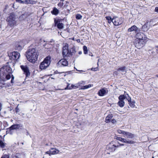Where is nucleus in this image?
Segmentation results:
<instances>
[{
    "mask_svg": "<svg viewBox=\"0 0 158 158\" xmlns=\"http://www.w3.org/2000/svg\"><path fill=\"white\" fill-rule=\"evenodd\" d=\"M76 41L78 43H80V39H77V40H76Z\"/></svg>",
    "mask_w": 158,
    "mask_h": 158,
    "instance_id": "nucleus-52",
    "label": "nucleus"
},
{
    "mask_svg": "<svg viewBox=\"0 0 158 158\" xmlns=\"http://www.w3.org/2000/svg\"><path fill=\"white\" fill-rule=\"evenodd\" d=\"M148 27L147 24H145L142 27V30L144 31H145L148 30Z\"/></svg>",
    "mask_w": 158,
    "mask_h": 158,
    "instance_id": "nucleus-27",
    "label": "nucleus"
},
{
    "mask_svg": "<svg viewBox=\"0 0 158 158\" xmlns=\"http://www.w3.org/2000/svg\"><path fill=\"white\" fill-rule=\"evenodd\" d=\"M50 153H51V152H50V149L49 150V151H48L45 152V154H48L50 156H51V154Z\"/></svg>",
    "mask_w": 158,
    "mask_h": 158,
    "instance_id": "nucleus-42",
    "label": "nucleus"
},
{
    "mask_svg": "<svg viewBox=\"0 0 158 158\" xmlns=\"http://www.w3.org/2000/svg\"><path fill=\"white\" fill-rule=\"evenodd\" d=\"M89 55L90 56H93V55H92V53H90V54H89Z\"/></svg>",
    "mask_w": 158,
    "mask_h": 158,
    "instance_id": "nucleus-59",
    "label": "nucleus"
},
{
    "mask_svg": "<svg viewBox=\"0 0 158 158\" xmlns=\"http://www.w3.org/2000/svg\"><path fill=\"white\" fill-rule=\"evenodd\" d=\"M68 44L66 43L64 44L62 49H68Z\"/></svg>",
    "mask_w": 158,
    "mask_h": 158,
    "instance_id": "nucleus-33",
    "label": "nucleus"
},
{
    "mask_svg": "<svg viewBox=\"0 0 158 158\" xmlns=\"http://www.w3.org/2000/svg\"><path fill=\"white\" fill-rule=\"evenodd\" d=\"M0 147L2 148H4L5 147V144L4 143L0 140Z\"/></svg>",
    "mask_w": 158,
    "mask_h": 158,
    "instance_id": "nucleus-37",
    "label": "nucleus"
},
{
    "mask_svg": "<svg viewBox=\"0 0 158 158\" xmlns=\"http://www.w3.org/2000/svg\"><path fill=\"white\" fill-rule=\"evenodd\" d=\"M119 145H116L114 144H112L110 143L107 146L106 148L107 150L109 151L110 152H113L115 150V148L119 147Z\"/></svg>",
    "mask_w": 158,
    "mask_h": 158,
    "instance_id": "nucleus-9",
    "label": "nucleus"
},
{
    "mask_svg": "<svg viewBox=\"0 0 158 158\" xmlns=\"http://www.w3.org/2000/svg\"><path fill=\"white\" fill-rule=\"evenodd\" d=\"M128 32H131L134 31L136 32H139L140 31V28L137 27L135 25H133L130 28L128 29L127 30Z\"/></svg>",
    "mask_w": 158,
    "mask_h": 158,
    "instance_id": "nucleus-16",
    "label": "nucleus"
},
{
    "mask_svg": "<svg viewBox=\"0 0 158 158\" xmlns=\"http://www.w3.org/2000/svg\"><path fill=\"white\" fill-rule=\"evenodd\" d=\"M20 126L19 124H15L12 125L9 128L7 129L6 133L7 134H12V130L16 129H18L19 128Z\"/></svg>",
    "mask_w": 158,
    "mask_h": 158,
    "instance_id": "nucleus-5",
    "label": "nucleus"
},
{
    "mask_svg": "<svg viewBox=\"0 0 158 158\" xmlns=\"http://www.w3.org/2000/svg\"><path fill=\"white\" fill-rule=\"evenodd\" d=\"M145 41L142 40H139V42L135 44V46L138 49H140L143 46Z\"/></svg>",
    "mask_w": 158,
    "mask_h": 158,
    "instance_id": "nucleus-15",
    "label": "nucleus"
},
{
    "mask_svg": "<svg viewBox=\"0 0 158 158\" xmlns=\"http://www.w3.org/2000/svg\"><path fill=\"white\" fill-rule=\"evenodd\" d=\"M25 41L24 40H22L20 41L19 42H17L15 44V47L18 49H21L23 48V46L24 45V42Z\"/></svg>",
    "mask_w": 158,
    "mask_h": 158,
    "instance_id": "nucleus-14",
    "label": "nucleus"
},
{
    "mask_svg": "<svg viewBox=\"0 0 158 158\" xmlns=\"http://www.w3.org/2000/svg\"><path fill=\"white\" fill-rule=\"evenodd\" d=\"M40 43L41 44H42L43 46L45 49L50 48L51 46V45L49 44V42L48 41H46L41 39L40 40Z\"/></svg>",
    "mask_w": 158,
    "mask_h": 158,
    "instance_id": "nucleus-10",
    "label": "nucleus"
},
{
    "mask_svg": "<svg viewBox=\"0 0 158 158\" xmlns=\"http://www.w3.org/2000/svg\"><path fill=\"white\" fill-rule=\"evenodd\" d=\"M115 139H117V140H118L124 143V142H125V139L122 138L121 137H116V138H115Z\"/></svg>",
    "mask_w": 158,
    "mask_h": 158,
    "instance_id": "nucleus-31",
    "label": "nucleus"
},
{
    "mask_svg": "<svg viewBox=\"0 0 158 158\" xmlns=\"http://www.w3.org/2000/svg\"><path fill=\"white\" fill-rule=\"evenodd\" d=\"M97 69H98V68L97 67L95 68H92L91 69V70L93 71H97Z\"/></svg>",
    "mask_w": 158,
    "mask_h": 158,
    "instance_id": "nucleus-43",
    "label": "nucleus"
},
{
    "mask_svg": "<svg viewBox=\"0 0 158 158\" xmlns=\"http://www.w3.org/2000/svg\"><path fill=\"white\" fill-rule=\"evenodd\" d=\"M155 11L157 13H158V7H156L155 8Z\"/></svg>",
    "mask_w": 158,
    "mask_h": 158,
    "instance_id": "nucleus-46",
    "label": "nucleus"
},
{
    "mask_svg": "<svg viewBox=\"0 0 158 158\" xmlns=\"http://www.w3.org/2000/svg\"><path fill=\"white\" fill-rule=\"evenodd\" d=\"M127 94H124L123 95H120L118 97L119 101L118 102V105L121 107H123L124 106L125 102L123 100L125 99L127 100Z\"/></svg>",
    "mask_w": 158,
    "mask_h": 158,
    "instance_id": "nucleus-4",
    "label": "nucleus"
},
{
    "mask_svg": "<svg viewBox=\"0 0 158 158\" xmlns=\"http://www.w3.org/2000/svg\"><path fill=\"white\" fill-rule=\"evenodd\" d=\"M78 88V86L77 85H72L71 87H70V89H76Z\"/></svg>",
    "mask_w": 158,
    "mask_h": 158,
    "instance_id": "nucleus-38",
    "label": "nucleus"
},
{
    "mask_svg": "<svg viewBox=\"0 0 158 158\" xmlns=\"http://www.w3.org/2000/svg\"><path fill=\"white\" fill-rule=\"evenodd\" d=\"M64 0H61L60 1H63ZM63 3L60 2L58 3V6L59 7H61L63 5Z\"/></svg>",
    "mask_w": 158,
    "mask_h": 158,
    "instance_id": "nucleus-40",
    "label": "nucleus"
},
{
    "mask_svg": "<svg viewBox=\"0 0 158 158\" xmlns=\"http://www.w3.org/2000/svg\"><path fill=\"white\" fill-rule=\"evenodd\" d=\"M1 158H10V155L8 154H3Z\"/></svg>",
    "mask_w": 158,
    "mask_h": 158,
    "instance_id": "nucleus-35",
    "label": "nucleus"
},
{
    "mask_svg": "<svg viewBox=\"0 0 158 158\" xmlns=\"http://www.w3.org/2000/svg\"><path fill=\"white\" fill-rule=\"evenodd\" d=\"M12 69L8 65H5L0 68V77L4 81L8 80L11 78Z\"/></svg>",
    "mask_w": 158,
    "mask_h": 158,
    "instance_id": "nucleus-1",
    "label": "nucleus"
},
{
    "mask_svg": "<svg viewBox=\"0 0 158 158\" xmlns=\"http://www.w3.org/2000/svg\"><path fill=\"white\" fill-rule=\"evenodd\" d=\"M15 3H14L13 4V5H12V7L14 8H15Z\"/></svg>",
    "mask_w": 158,
    "mask_h": 158,
    "instance_id": "nucleus-53",
    "label": "nucleus"
},
{
    "mask_svg": "<svg viewBox=\"0 0 158 158\" xmlns=\"http://www.w3.org/2000/svg\"><path fill=\"white\" fill-rule=\"evenodd\" d=\"M16 18L15 17V14L13 13H11L10 14V16L7 19V20L8 21H9L10 20H15Z\"/></svg>",
    "mask_w": 158,
    "mask_h": 158,
    "instance_id": "nucleus-21",
    "label": "nucleus"
},
{
    "mask_svg": "<svg viewBox=\"0 0 158 158\" xmlns=\"http://www.w3.org/2000/svg\"><path fill=\"white\" fill-rule=\"evenodd\" d=\"M108 92L107 89L106 88H104L101 89L98 92V94L100 96H104Z\"/></svg>",
    "mask_w": 158,
    "mask_h": 158,
    "instance_id": "nucleus-12",
    "label": "nucleus"
},
{
    "mask_svg": "<svg viewBox=\"0 0 158 158\" xmlns=\"http://www.w3.org/2000/svg\"><path fill=\"white\" fill-rule=\"evenodd\" d=\"M19 112V109L17 108L16 109V112L17 113Z\"/></svg>",
    "mask_w": 158,
    "mask_h": 158,
    "instance_id": "nucleus-51",
    "label": "nucleus"
},
{
    "mask_svg": "<svg viewBox=\"0 0 158 158\" xmlns=\"http://www.w3.org/2000/svg\"><path fill=\"white\" fill-rule=\"evenodd\" d=\"M68 61L66 59H62L58 62V64H61L63 66H66L68 65Z\"/></svg>",
    "mask_w": 158,
    "mask_h": 158,
    "instance_id": "nucleus-17",
    "label": "nucleus"
},
{
    "mask_svg": "<svg viewBox=\"0 0 158 158\" xmlns=\"http://www.w3.org/2000/svg\"><path fill=\"white\" fill-rule=\"evenodd\" d=\"M136 38L139 40H142L145 41L147 37L145 35L142 33H138L136 35Z\"/></svg>",
    "mask_w": 158,
    "mask_h": 158,
    "instance_id": "nucleus-11",
    "label": "nucleus"
},
{
    "mask_svg": "<svg viewBox=\"0 0 158 158\" xmlns=\"http://www.w3.org/2000/svg\"><path fill=\"white\" fill-rule=\"evenodd\" d=\"M69 85H67V86L65 88V89H68Z\"/></svg>",
    "mask_w": 158,
    "mask_h": 158,
    "instance_id": "nucleus-55",
    "label": "nucleus"
},
{
    "mask_svg": "<svg viewBox=\"0 0 158 158\" xmlns=\"http://www.w3.org/2000/svg\"><path fill=\"white\" fill-rule=\"evenodd\" d=\"M121 18H118L117 17H114L113 18V23L115 26H118L121 24L123 21Z\"/></svg>",
    "mask_w": 158,
    "mask_h": 158,
    "instance_id": "nucleus-6",
    "label": "nucleus"
},
{
    "mask_svg": "<svg viewBox=\"0 0 158 158\" xmlns=\"http://www.w3.org/2000/svg\"><path fill=\"white\" fill-rule=\"evenodd\" d=\"M155 48H158V46H156Z\"/></svg>",
    "mask_w": 158,
    "mask_h": 158,
    "instance_id": "nucleus-57",
    "label": "nucleus"
},
{
    "mask_svg": "<svg viewBox=\"0 0 158 158\" xmlns=\"http://www.w3.org/2000/svg\"><path fill=\"white\" fill-rule=\"evenodd\" d=\"M126 70V68L125 66H123L121 67L118 68L117 69V70L118 71H121V72H125Z\"/></svg>",
    "mask_w": 158,
    "mask_h": 158,
    "instance_id": "nucleus-28",
    "label": "nucleus"
},
{
    "mask_svg": "<svg viewBox=\"0 0 158 158\" xmlns=\"http://www.w3.org/2000/svg\"><path fill=\"white\" fill-rule=\"evenodd\" d=\"M125 137L129 139H132L135 137V135L131 133L128 132H126L124 135Z\"/></svg>",
    "mask_w": 158,
    "mask_h": 158,
    "instance_id": "nucleus-18",
    "label": "nucleus"
},
{
    "mask_svg": "<svg viewBox=\"0 0 158 158\" xmlns=\"http://www.w3.org/2000/svg\"><path fill=\"white\" fill-rule=\"evenodd\" d=\"M2 105L1 103H0V111L2 109Z\"/></svg>",
    "mask_w": 158,
    "mask_h": 158,
    "instance_id": "nucleus-49",
    "label": "nucleus"
},
{
    "mask_svg": "<svg viewBox=\"0 0 158 158\" xmlns=\"http://www.w3.org/2000/svg\"><path fill=\"white\" fill-rule=\"evenodd\" d=\"M8 5H6V6H5V8L4 9V11L5 10H6L8 8Z\"/></svg>",
    "mask_w": 158,
    "mask_h": 158,
    "instance_id": "nucleus-48",
    "label": "nucleus"
},
{
    "mask_svg": "<svg viewBox=\"0 0 158 158\" xmlns=\"http://www.w3.org/2000/svg\"><path fill=\"white\" fill-rule=\"evenodd\" d=\"M14 77L13 75H12L11 80V83H13L14 82L13 80H14Z\"/></svg>",
    "mask_w": 158,
    "mask_h": 158,
    "instance_id": "nucleus-44",
    "label": "nucleus"
},
{
    "mask_svg": "<svg viewBox=\"0 0 158 158\" xmlns=\"http://www.w3.org/2000/svg\"><path fill=\"white\" fill-rule=\"evenodd\" d=\"M85 81H82V84H85Z\"/></svg>",
    "mask_w": 158,
    "mask_h": 158,
    "instance_id": "nucleus-58",
    "label": "nucleus"
},
{
    "mask_svg": "<svg viewBox=\"0 0 158 158\" xmlns=\"http://www.w3.org/2000/svg\"><path fill=\"white\" fill-rule=\"evenodd\" d=\"M88 52V50H84V53L85 54H86Z\"/></svg>",
    "mask_w": 158,
    "mask_h": 158,
    "instance_id": "nucleus-47",
    "label": "nucleus"
},
{
    "mask_svg": "<svg viewBox=\"0 0 158 158\" xmlns=\"http://www.w3.org/2000/svg\"><path fill=\"white\" fill-rule=\"evenodd\" d=\"M124 145V144H120V145H121V146H123Z\"/></svg>",
    "mask_w": 158,
    "mask_h": 158,
    "instance_id": "nucleus-61",
    "label": "nucleus"
},
{
    "mask_svg": "<svg viewBox=\"0 0 158 158\" xmlns=\"http://www.w3.org/2000/svg\"><path fill=\"white\" fill-rule=\"evenodd\" d=\"M62 21L61 19H55L54 20L55 25L57 26V28L59 29H62L64 27V24L61 23Z\"/></svg>",
    "mask_w": 158,
    "mask_h": 158,
    "instance_id": "nucleus-8",
    "label": "nucleus"
},
{
    "mask_svg": "<svg viewBox=\"0 0 158 158\" xmlns=\"http://www.w3.org/2000/svg\"><path fill=\"white\" fill-rule=\"evenodd\" d=\"M62 54L64 58L68 57L69 56V50H63Z\"/></svg>",
    "mask_w": 158,
    "mask_h": 158,
    "instance_id": "nucleus-24",
    "label": "nucleus"
},
{
    "mask_svg": "<svg viewBox=\"0 0 158 158\" xmlns=\"http://www.w3.org/2000/svg\"><path fill=\"white\" fill-rule=\"evenodd\" d=\"M39 55L38 50H28L26 52L27 60L33 63H35L37 60Z\"/></svg>",
    "mask_w": 158,
    "mask_h": 158,
    "instance_id": "nucleus-2",
    "label": "nucleus"
},
{
    "mask_svg": "<svg viewBox=\"0 0 158 158\" xmlns=\"http://www.w3.org/2000/svg\"><path fill=\"white\" fill-rule=\"evenodd\" d=\"M8 24L11 27H13L16 24V22L15 20H10L8 21Z\"/></svg>",
    "mask_w": 158,
    "mask_h": 158,
    "instance_id": "nucleus-22",
    "label": "nucleus"
},
{
    "mask_svg": "<svg viewBox=\"0 0 158 158\" xmlns=\"http://www.w3.org/2000/svg\"><path fill=\"white\" fill-rule=\"evenodd\" d=\"M113 115L112 114L108 115L106 117L105 122L106 123H109L110 122V119L112 118Z\"/></svg>",
    "mask_w": 158,
    "mask_h": 158,
    "instance_id": "nucleus-25",
    "label": "nucleus"
},
{
    "mask_svg": "<svg viewBox=\"0 0 158 158\" xmlns=\"http://www.w3.org/2000/svg\"><path fill=\"white\" fill-rule=\"evenodd\" d=\"M91 86V85L90 84L88 85H86L84 86H83L81 88V89H87L89 88Z\"/></svg>",
    "mask_w": 158,
    "mask_h": 158,
    "instance_id": "nucleus-36",
    "label": "nucleus"
},
{
    "mask_svg": "<svg viewBox=\"0 0 158 158\" xmlns=\"http://www.w3.org/2000/svg\"><path fill=\"white\" fill-rule=\"evenodd\" d=\"M82 17V16L80 14H77L76 15V19H80Z\"/></svg>",
    "mask_w": 158,
    "mask_h": 158,
    "instance_id": "nucleus-39",
    "label": "nucleus"
},
{
    "mask_svg": "<svg viewBox=\"0 0 158 158\" xmlns=\"http://www.w3.org/2000/svg\"><path fill=\"white\" fill-rule=\"evenodd\" d=\"M20 67L24 72L26 76L30 75V73L29 69L26 65H21Z\"/></svg>",
    "mask_w": 158,
    "mask_h": 158,
    "instance_id": "nucleus-13",
    "label": "nucleus"
},
{
    "mask_svg": "<svg viewBox=\"0 0 158 158\" xmlns=\"http://www.w3.org/2000/svg\"><path fill=\"white\" fill-rule=\"evenodd\" d=\"M127 100L129 102L130 106L131 107H134L135 106L134 103L131 102V98L128 94H127Z\"/></svg>",
    "mask_w": 158,
    "mask_h": 158,
    "instance_id": "nucleus-20",
    "label": "nucleus"
},
{
    "mask_svg": "<svg viewBox=\"0 0 158 158\" xmlns=\"http://www.w3.org/2000/svg\"><path fill=\"white\" fill-rule=\"evenodd\" d=\"M82 53V52L81 51H80L79 52V54L80 55Z\"/></svg>",
    "mask_w": 158,
    "mask_h": 158,
    "instance_id": "nucleus-56",
    "label": "nucleus"
},
{
    "mask_svg": "<svg viewBox=\"0 0 158 158\" xmlns=\"http://www.w3.org/2000/svg\"><path fill=\"white\" fill-rule=\"evenodd\" d=\"M83 49H87V48L85 46H84L83 47Z\"/></svg>",
    "mask_w": 158,
    "mask_h": 158,
    "instance_id": "nucleus-50",
    "label": "nucleus"
},
{
    "mask_svg": "<svg viewBox=\"0 0 158 158\" xmlns=\"http://www.w3.org/2000/svg\"><path fill=\"white\" fill-rule=\"evenodd\" d=\"M106 19L108 20V23H111L112 22L113 23V18L112 19L110 16H107L106 17Z\"/></svg>",
    "mask_w": 158,
    "mask_h": 158,
    "instance_id": "nucleus-30",
    "label": "nucleus"
},
{
    "mask_svg": "<svg viewBox=\"0 0 158 158\" xmlns=\"http://www.w3.org/2000/svg\"><path fill=\"white\" fill-rule=\"evenodd\" d=\"M118 133L119 134H123L124 135L126 131H123L120 130H118L117 131Z\"/></svg>",
    "mask_w": 158,
    "mask_h": 158,
    "instance_id": "nucleus-34",
    "label": "nucleus"
},
{
    "mask_svg": "<svg viewBox=\"0 0 158 158\" xmlns=\"http://www.w3.org/2000/svg\"><path fill=\"white\" fill-rule=\"evenodd\" d=\"M72 40H74V37H73L71 39Z\"/></svg>",
    "mask_w": 158,
    "mask_h": 158,
    "instance_id": "nucleus-62",
    "label": "nucleus"
},
{
    "mask_svg": "<svg viewBox=\"0 0 158 158\" xmlns=\"http://www.w3.org/2000/svg\"><path fill=\"white\" fill-rule=\"evenodd\" d=\"M111 122L113 123H114L116 122V121L115 119H113L111 120Z\"/></svg>",
    "mask_w": 158,
    "mask_h": 158,
    "instance_id": "nucleus-45",
    "label": "nucleus"
},
{
    "mask_svg": "<svg viewBox=\"0 0 158 158\" xmlns=\"http://www.w3.org/2000/svg\"><path fill=\"white\" fill-rule=\"evenodd\" d=\"M9 55L12 59L14 60H17L20 56L19 53L15 51L11 52L9 54Z\"/></svg>",
    "mask_w": 158,
    "mask_h": 158,
    "instance_id": "nucleus-7",
    "label": "nucleus"
},
{
    "mask_svg": "<svg viewBox=\"0 0 158 158\" xmlns=\"http://www.w3.org/2000/svg\"><path fill=\"white\" fill-rule=\"evenodd\" d=\"M27 17V15L25 14H23L21 15L19 18V19L20 20H24V19H25Z\"/></svg>",
    "mask_w": 158,
    "mask_h": 158,
    "instance_id": "nucleus-29",
    "label": "nucleus"
},
{
    "mask_svg": "<svg viewBox=\"0 0 158 158\" xmlns=\"http://www.w3.org/2000/svg\"><path fill=\"white\" fill-rule=\"evenodd\" d=\"M36 3L35 1H32L31 0H25L23 1V4H35Z\"/></svg>",
    "mask_w": 158,
    "mask_h": 158,
    "instance_id": "nucleus-23",
    "label": "nucleus"
},
{
    "mask_svg": "<svg viewBox=\"0 0 158 158\" xmlns=\"http://www.w3.org/2000/svg\"><path fill=\"white\" fill-rule=\"evenodd\" d=\"M51 57L48 56L46 57L44 61L41 62L40 65V68L41 69H46L49 65L51 63Z\"/></svg>",
    "mask_w": 158,
    "mask_h": 158,
    "instance_id": "nucleus-3",
    "label": "nucleus"
},
{
    "mask_svg": "<svg viewBox=\"0 0 158 158\" xmlns=\"http://www.w3.org/2000/svg\"><path fill=\"white\" fill-rule=\"evenodd\" d=\"M114 73H115V74H116L117 73V72L115 71L114 72Z\"/></svg>",
    "mask_w": 158,
    "mask_h": 158,
    "instance_id": "nucleus-64",
    "label": "nucleus"
},
{
    "mask_svg": "<svg viewBox=\"0 0 158 158\" xmlns=\"http://www.w3.org/2000/svg\"><path fill=\"white\" fill-rule=\"evenodd\" d=\"M76 70L77 71H83L82 70H77V69H76Z\"/></svg>",
    "mask_w": 158,
    "mask_h": 158,
    "instance_id": "nucleus-60",
    "label": "nucleus"
},
{
    "mask_svg": "<svg viewBox=\"0 0 158 158\" xmlns=\"http://www.w3.org/2000/svg\"><path fill=\"white\" fill-rule=\"evenodd\" d=\"M16 1L17 2L23 4V1L22 0H16Z\"/></svg>",
    "mask_w": 158,
    "mask_h": 158,
    "instance_id": "nucleus-41",
    "label": "nucleus"
},
{
    "mask_svg": "<svg viewBox=\"0 0 158 158\" xmlns=\"http://www.w3.org/2000/svg\"><path fill=\"white\" fill-rule=\"evenodd\" d=\"M13 158H19L17 156H15L13 157Z\"/></svg>",
    "mask_w": 158,
    "mask_h": 158,
    "instance_id": "nucleus-54",
    "label": "nucleus"
},
{
    "mask_svg": "<svg viewBox=\"0 0 158 158\" xmlns=\"http://www.w3.org/2000/svg\"><path fill=\"white\" fill-rule=\"evenodd\" d=\"M124 143H127L129 144H133L135 143L134 141H131L129 140H127L126 139H125V142H124Z\"/></svg>",
    "mask_w": 158,
    "mask_h": 158,
    "instance_id": "nucleus-32",
    "label": "nucleus"
},
{
    "mask_svg": "<svg viewBox=\"0 0 158 158\" xmlns=\"http://www.w3.org/2000/svg\"><path fill=\"white\" fill-rule=\"evenodd\" d=\"M50 152L51 156L53 155L58 154L59 153V151L56 148H51L50 149Z\"/></svg>",
    "mask_w": 158,
    "mask_h": 158,
    "instance_id": "nucleus-19",
    "label": "nucleus"
},
{
    "mask_svg": "<svg viewBox=\"0 0 158 158\" xmlns=\"http://www.w3.org/2000/svg\"><path fill=\"white\" fill-rule=\"evenodd\" d=\"M52 14L55 15H57L59 13V11L58 9L56 7H54L52 11H51Z\"/></svg>",
    "mask_w": 158,
    "mask_h": 158,
    "instance_id": "nucleus-26",
    "label": "nucleus"
},
{
    "mask_svg": "<svg viewBox=\"0 0 158 158\" xmlns=\"http://www.w3.org/2000/svg\"><path fill=\"white\" fill-rule=\"evenodd\" d=\"M156 77H158V75H156Z\"/></svg>",
    "mask_w": 158,
    "mask_h": 158,
    "instance_id": "nucleus-63",
    "label": "nucleus"
}]
</instances>
